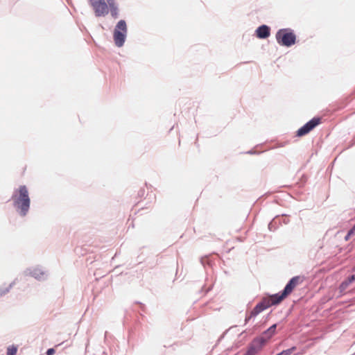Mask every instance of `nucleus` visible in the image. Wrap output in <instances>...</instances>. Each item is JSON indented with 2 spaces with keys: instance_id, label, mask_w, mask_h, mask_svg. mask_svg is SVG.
<instances>
[{
  "instance_id": "1",
  "label": "nucleus",
  "mask_w": 355,
  "mask_h": 355,
  "mask_svg": "<svg viewBox=\"0 0 355 355\" xmlns=\"http://www.w3.org/2000/svg\"><path fill=\"white\" fill-rule=\"evenodd\" d=\"M12 199L15 207L19 210L20 215L24 216L28 211L31 200L28 196V191L26 186L22 185L17 189Z\"/></svg>"
},
{
  "instance_id": "2",
  "label": "nucleus",
  "mask_w": 355,
  "mask_h": 355,
  "mask_svg": "<svg viewBox=\"0 0 355 355\" xmlns=\"http://www.w3.org/2000/svg\"><path fill=\"white\" fill-rule=\"evenodd\" d=\"M127 34V25L124 20H120L114 31V40L115 44L121 47L123 45Z\"/></svg>"
},
{
  "instance_id": "3",
  "label": "nucleus",
  "mask_w": 355,
  "mask_h": 355,
  "mask_svg": "<svg viewBox=\"0 0 355 355\" xmlns=\"http://www.w3.org/2000/svg\"><path fill=\"white\" fill-rule=\"evenodd\" d=\"M277 42L286 46H291L295 43V35L289 29H280L276 34Z\"/></svg>"
},
{
  "instance_id": "4",
  "label": "nucleus",
  "mask_w": 355,
  "mask_h": 355,
  "mask_svg": "<svg viewBox=\"0 0 355 355\" xmlns=\"http://www.w3.org/2000/svg\"><path fill=\"white\" fill-rule=\"evenodd\" d=\"M96 17H104L109 13V7L105 0H89Z\"/></svg>"
},
{
  "instance_id": "5",
  "label": "nucleus",
  "mask_w": 355,
  "mask_h": 355,
  "mask_svg": "<svg viewBox=\"0 0 355 355\" xmlns=\"http://www.w3.org/2000/svg\"><path fill=\"white\" fill-rule=\"evenodd\" d=\"M270 306V304L268 302V300L263 298L261 302H259L255 306V307L252 309L250 313L248 316H246L245 322H248L252 318L255 317L259 313H260L265 309L269 308Z\"/></svg>"
},
{
  "instance_id": "6",
  "label": "nucleus",
  "mask_w": 355,
  "mask_h": 355,
  "mask_svg": "<svg viewBox=\"0 0 355 355\" xmlns=\"http://www.w3.org/2000/svg\"><path fill=\"white\" fill-rule=\"evenodd\" d=\"M302 278L299 276L293 277L285 286L283 291L284 295L288 296L297 285L302 282Z\"/></svg>"
},
{
  "instance_id": "7",
  "label": "nucleus",
  "mask_w": 355,
  "mask_h": 355,
  "mask_svg": "<svg viewBox=\"0 0 355 355\" xmlns=\"http://www.w3.org/2000/svg\"><path fill=\"white\" fill-rule=\"evenodd\" d=\"M321 122L320 118H313L309 122H307L304 126L300 128L297 133H309L311 131L316 125H319Z\"/></svg>"
},
{
  "instance_id": "8",
  "label": "nucleus",
  "mask_w": 355,
  "mask_h": 355,
  "mask_svg": "<svg viewBox=\"0 0 355 355\" xmlns=\"http://www.w3.org/2000/svg\"><path fill=\"white\" fill-rule=\"evenodd\" d=\"M256 35L258 38L266 39L270 35V28L266 25H262L256 30Z\"/></svg>"
},
{
  "instance_id": "9",
  "label": "nucleus",
  "mask_w": 355,
  "mask_h": 355,
  "mask_svg": "<svg viewBox=\"0 0 355 355\" xmlns=\"http://www.w3.org/2000/svg\"><path fill=\"white\" fill-rule=\"evenodd\" d=\"M286 295H284V292L282 294H275L270 296L269 297H266V300H268V302L270 304V306L272 305H275L280 303Z\"/></svg>"
},
{
  "instance_id": "10",
  "label": "nucleus",
  "mask_w": 355,
  "mask_h": 355,
  "mask_svg": "<svg viewBox=\"0 0 355 355\" xmlns=\"http://www.w3.org/2000/svg\"><path fill=\"white\" fill-rule=\"evenodd\" d=\"M261 347L259 343L253 342L250 344L243 355H257L260 351Z\"/></svg>"
},
{
  "instance_id": "11",
  "label": "nucleus",
  "mask_w": 355,
  "mask_h": 355,
  "mask_svg": "<svg viewBox=\"0 0 355 355\" xmlns=\"http://www.w3.org/2000/svg\"><path fill=\"white\" fill-rule=\"evenodd\" d=\"M277 324H273L263 334V338L265 340L270 338L275 333Z\"/></svg>"
},
{
  "instance_id": "12",
  "label": "nucleus",
  "mask_w": 355,
  "mask_h": 355,
  "mask_svg": "<svg viewBox=\"0 0 355 355\" xmlns=\"http://www.w3.org/2000/svg\"><path fill=\"white\" fill-rule=\"evenodd\" d=\"M108 7H109V11H110V14H111L112 17L115 19L117 18L118 15H119V9H118L117 5L111 6H108Z\"/></svg>"
},
{
  "instance_id": "13",
  "label": "nucleus",
  "mask_w": 355,
  "mask_h": 355,
  "mask_svg": "<svg viewBox=\"0 0 355 355\" xmlns=\"http://www.w3.org/2000/svg\"><path fill=\"white\" fill-rule=\"evenodd\" d=\"M17 352V347L15 345L9 346L7 349V355H15Z\"/></svg>"
},
{
  "instance_id": "14",
  "label": "nucleus",
  "mask_w": 355,
  "mask_h": 355,
  "mask_svg": "<svg viewBox=\"0 0 355 355\" xmlns=\"http://www.w3.org/2000/svg\"><path fill=\"white\" fill-rule=\"evenodd\" d=\"M296 349L295 347H292L288 349L284 350L282 352L277 354V355H291V354L295 352Z\"/></svg>"
},
{
  "instance_id": "15",
  "label": "nucleus",
  "mask_w": 355,
  "mask_h": 355,
  "mask_svg": "<svg viewBox=\"0 0 355 355\" xmlns=\"http://www.w3.org/2000/svg\"><path fill=\"white\" fill-rule=\"evenodd\" d=\"M353 235H355V225L353 226V227L348 232L347 234L346 235L345 239V241L349 240L350 237Z\"/></svg>"
},
{
  "instance_id": "16",
  "label": "nucleus",
  "mask_w": 355,
  "mask_h": 355,
  "mask_svg": "<svg viewBox=\"0 0 355 355\" xmlns=\"http://www.w3.org/2000/svg\"><path fill=\"white\" fill-rule=\"evenodd\" d=\"M108 6L116 5L115 0H106Z\"/></svg>"
},
{
  "instance_id": "17",
  "label": "nucleus",
  "mask_w": 355,
  "mask_h": 355,
  "mask_svg": "<svg viewBox=\"0 0 355 355\" xmlns=\"http://www.w3.org/2000/svg\"><path fill=\"white\" fill-rule=\"evenodd\" d=\"M55 354V350L53 348L49 349L46 352V355H53Z\"/></svg>"
},
{
  "instance_id": "18",
  "label": "nucleus",
  "mask_w": 355,
  "mask_h": 355,
  "mask_svg": "<svg viewBox=\"0 0 355 355\" xmlns=\"http://www.w3.org/2000/svg\"><path fill=\"white\" fill-rule=\"evenodd\" d=\"M352 279H355V275H353V276L352 277Z\"/></svg>"
}]
</instances>
